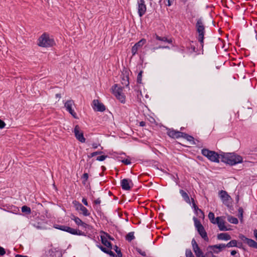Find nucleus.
Masks as SVG:
<instances>
[{"label": "nucleus", "mask_w": 257, "mask_h": 257, "mask_svg": "<svg viewBox=\"0 0 257 257\" xmlns=\"http://www.w3.org/2000/svg\"><path fill=\"white\" fill-rule=\"evenodd\" d=\"M203 252L201 250L199 251H197V252H195V254L196 255V256L197 255H199V254H201V253Z\"/></svg>", "instance_id": "0e129e2a"}, {"label": "nucleus", "mask_w": 257, "mask_h": 257, "mask_svg": "<svg viewBox=\"0 0 257 257\" xmlns=\"http://www.w3.org/2000/svg\"><path fill=\"white\" fill-rule=\"evenodd\" d=\"M182 3L184 4H187L186 5V9H189L190 8L193 7L194 6V0H180Z\"/></svg>", "instance_id": "cd10ccee"}, {"label": "nucleus", "mask_w": 257, "mask_h": 257, "mask_svg": "<svg viewBox=\"0 0 257 257\" xmlns=\"http://www.w3.org/2000/svg\"><path fill=\"white\" fill-rule=\"evenodd\" d=\"M142 71H140L137 76V82L138 83H141L142 82Z\"/></svg>", "instance_id": "a19ab883"}, {"label": "nucleus", "mask_w": 257, "mask_h": 257, "mask_svg": "<svg viewBox=\"0 0 257 257\" xmlns=\"http://www.w3.org/2000/svg\"><path fill=\"white\" fill-rule=\"evenodd\" d=\"M242 246H243V245H242V242H238L237 241V245L236 246V247L240 248H243Z\"/></svg>", "instance_id": "6e6d98bb"}, {"label": "nucleus", "mask_w": 257, "mask_h": 257, "mask_svg": "<svg viewBox=\"0 0 257 257\" xmlns=\"http://www.w3.org/2000/svg\"><path fill=\"white\" fill-rule=\"evenodd\" d=\"M135 239V232L134 231L130 232V242H131L132 241L134 240Z\"/></svg>", "instance_id": "a18cd8bd"}, {"label": "nucleus", "mask_w": 257, "mask_h": 257, "mask_svg": "<svg viewBox=\"0 0 257 257\" xmlns=\"http://www.w3.org/2000/svg\"><path fill=\"white\" fill-rule=\"evenodd\" d=\"M100 145L99 144H97L96 143H93L92 144V147L93 148V149H96L98 148V146H99Z\"/></svg>", "instance_id": "603ef678"}, {"label": "nucleus", "mask_w": 257, "mask_h": 257, "mask_svg": "<svg viewBox=\"0 0 257 257\" xmlns=\"http://www.w3.org/2000/svg\"><path fill=\"white\" fill-rule=\"evenodd\" d=\"M167 134L171 138L179 139L182 138L183 132L175 130L173 128H168Z\"/></svg>", "instance_id": "4468645a"}, {"label": "nucleus", "mask_w": 257, "mask_h": 257, "mask_svg": "<svg viewBox=\"0 0 257 257\" xmlns=\"http://www.w3.org/2000/svg\"><path fill=\"white\" fill-rule=\"evenodd\" d=\"M73 204L76 210L82 211V213L84 216H88L90 215V213L89 212L88 209L78 201L76 200L73 201Z\"/></svg>", "instance_id": "1a4fd4ad"}, {"label": "nucleus", "mask_w": 257, "mask_h": 257, "mask_svg": "<svg viewBox=\"0 0 257 257\" xmlns=\"http://www.w3.org/2000/svg\"><path fill=\"white\" fill-rule=\"evenodd\" d=\"M22 212L25 213L27 214H30L31 212V210L29 207L26 205H24L22 207Z\"/></svg>", "instance_id": "f704fd0d"}, {"label": "nucleus", "mask_w": 257, "mask_h": 257, "mask_svg": "<svg viewBox=\"0 0 257 257\" xmlns=\"http://www.w3.org/2000/svg\"><path fill=\"white\" fill-rule=\"evenodd\" d=\"M38 41V45L42 47H52L55 44L54 39L45 33L40 36Z\"/></svg>", "instance_id": "7ed1b4c3"}, {"label": "nucleus", "mask_w": 257, "mask_h": 257, "mask_svg": "<svg viewBox=\"0 0 257 257\" xmlns=\"http://www.w3.org/2000/svg\"><path fill=\"white\" fill-rule=\"evenodd\" d=\"M231 238V236L227 233H220L217 235V239L219 240H229Z\"/></svg>", "instance_id": "a878e982"}, {"label": "nucleus", "mask_w": 257, "mask_h": 257, "mask_svg": "<svg viewBox=\"0 0 257 257\" xmlns=\"http://www.w3.org/2000/svg\"><path fill=\"white\" fill-rule=\"evenodd\" d=\"M106 235L108 238L110 240H113L114 239L113 238L111 237L110 235H109L108 234L106 233Z\"/></svg>", "instance_id": "e2e57ef3"}, {"label": "nucleus", "mask_w": 257, "mask_h": 257, "mask_svg": "<svg viewBox=\"0 0 257 257\" xmlns=\"http://www.w3.org/2000/svg\"><path fill=\"white\" fill-rule=\"evenodd\" d=\"M174 0H168V4H167V6H171L173 4Z\"/></svg>", "instance_id": "4d7b16f0"}, {"label": "nucleus", "mask_w": 257, "mask_h": 257, "mask_svg": "<svg viewBox=\"0 0 257 257\" xmlns=\"http://www.w3.org/2000/svg\"><path fill=\"white\" fill-rule=\"evenodd\" d=\"M186 257H195L190 249H187L185 251Z\"/></svg>", "instance_id": "58836bf2"}, {"label": "nucleus", "mask_w": 257, "mask_h": 257, "mask_svg": "<svg viewBox=\"0 0 257 257\" xmlns=\"http://www.w3.org/2000/svg\"><path fill=\"white\" fill-rule=\"evenodd\" d=\"M156 39L157 40L161 41L162 42H167L169 44L172 43V40L171 39H168L166 37H161L159 36L158 35H156Z\"/></svg>", "instance_id": "2f4dec72"}, {"label": "nucleus", "mask_w": 257, "mask_h": 257, "mask_svg": "<svg viewBox=\"0 0 257 257\" xmlns=\"http://www.w3.org/2000/svg\"><path fill=\"white\" fill-rule=\"evenodd\" d=\"M208 218L212 223L215 224L216 219H215L214 214L213 212H210L209 213Z\"/></svg>", "instance_id": "c9c22d12"}, {"label": "nucleus", "mask_w": 257, "mask_h": 257, "mask_svg": "<svg viewBox=\"0 0 257 257\" xmlns=\"http://www.w3.org/2000/svg\"><path fill=\"white\" fill-rule=\"evenodd\" d=\"M239 238L249 246L257 249V242L254 240L248 238L243 235H240Z\"/></svg>", "instance_id": "2eb2a0df"}, {"label": "nucleus", "mask_w": 257, "mask_h": 257, "mask_svg": "<svg viewBox=\"0 0 257 257\" xmlns=\"http://www.w3.org/2000/svg\"><path fill=\"white\" fill-rule=\"evenodd\" d=\"M112 248L115 250V251L116 252L117 254L116 257H122V254L120 251V249L119 248L118 246L116 245H115L114 247Z\"/></svg>", "instance_id": "e433bc0d"}, {"label": "nucleus", "mask_w": 257, "mask_h": 257, "mask_svg": "<svg viewBox=\"0 0 257 257\" xmlns=\"http://www.w3.org/2000/svg\"><path fill=\"white\" fill-rule=\"evenodd\" d=\"M111 249L108 248L107 251L105 253L109 254L111 257H116V255L111 251Z\"/></svg>", "instance_id": "79ce46f5"}, {"label": "nucleus", "mask_w": 257, "mask_h": 257, "mask_svg": "<svg viewBox=\"0 0 257 257\" xmlns=\"http://www.w3.org/2000/svg\"><path fill=\"white\" fill-rule=\"evenodd\" d=\"M192 248L194 252L199 251L201 250V249L199 247L197 242L196 241L195 239L193 238L192 240Z\"/></svg>", "instance_id": "7c9ffc66"}, {"label": "nucleus", "mask_w": 257, "mask_h": 257, "mask_svg": "<svg viewBox=\"0 0 257 257\" xmlns=\"http://www.w3.org/2000/svg\"><path fill=\"white\" fill-rule=\"evenodd\" d=\"M108 156L107 155H101L98 156L96 158V160L98 161H104Z\"/></svg>", "instance_id": "37998d69"}, {"label": "nucleus", "mask_w": 257, "mask_h": 257, "mask_svg": "<svg viewBox=\"0 0 257 257\" xmlns=\"http://www.w3.org/2000/svg\"><path fill=\"white\" fill-rule=\"evenodd\" d=\"M74 221L78 226H80L82 222V220L80 219L78 217H77V218H75Z\"/></svg>", "instance_id": "c03bdc74"}, {"label": "nucleus", "mask_w": 257, "mask_h": 257, "mask_svg": "<svg viewBox=\"0 0 257 257\" xmlns=\"http://www.w3.org/2000/svg\"><path fill=\"white\" fill-rule=\"evenodd\" d=\"M219 193L222 203L226 206L229 207L232 200L231 197L228 194L226 191L224 190L220 191Z\"/></svg>", "instance_id": "6e6552de"}, {"label": "nucleus", "mask_w": 257, "mask_h": 257, "mask_svg": "<svg viewBox=\"0 0 257 257\" xmlns=\"http://www.w3.org/2000/svg\"><path fill=\"white\" fill-rule=\"evenodd\" d=\"M5 253V249L3 247L0 246V256H3Z\"/></svg>", "instance_id": "de8ad7c7"}, {"label": "nucleus", "mask_w": 257, "mask_h": 257, "mask_svg": "<svg viewBox=\"0 0 257 257\" xmlns=\"http://www.w3.org/2000/svg\"><path fill=\"white\" fill-rule=\"evenodd\" d=\"M191 202L192 204V208L194 209V213L200 218H204V214L203 211L199 209L195 203V200L193 198H191Z\"/></svg>", "instance_id": "dca6fc26"}, {"label": "nucleus", "mask_w": 257, "mask_h": 257, "mask_svg": "<svg viewBox=\"0 0 257 257\" xmlns=\"http://www.w3.org/2000/svg\"><path fill=\"white\" fill-rule=\"evenodd\" d=\"M16 257H28L26 255H21V254H16Z\"/></svg>", "instance_id": "338daca9"}, {"label": "nucleus", "mask_w": 257, "mask_h": 257, "mask_svg": "<svg viewBox=\"0 0 257 257\" xmlns=\"http://www.w3.org/2000/svg\"><path fill=\"white\" fill-rule=\"evenodd\" d=\"M101 241L102 243L107 248L112 249V245L111 243L107 240V238L106 237L101 236Z\"/></svg>", "instance_id": "393cba45"}, {"label": "nucleus", "mask_w": 257, "mask_h": 257, "mask_svg": "<svg viewBox=\"0 0 257 257\" xmlns=\"http://www.w3.org/2000/svg\"><path fill=\"white\" fill-rule=\"evenodd\" d=\"M82 178L83 179V183L85 184V182L87 181L88 179V174L87 173H85L83 174Z\"/></svg>", "instance_id": "49530a36"}, {"label": "nucleus", "mask_w": 257, "mask_h": 257, "mask_svg": "<svg viewBox=\"0 0 257 257\" xmlns=\"http://www.w3.org/2000/svg\"><path fill=\"white\" fill-rule=\"evenodd\" d=\"M80 226L83 227V228H89V226H90L89 225H88V224L84 222L83 221H82V222Z\"/></svg>", "instance_id": "09e8293b"}, {"label": "nucleus", "mask_w": 257, "mask_h": 257, "mask_svg": "<svg viewBox=\"0 0 257 257\" xmlns=\"http://www.w3.org/2000/svg\"><path fill=\"white\" fill-rule=\"evenodd\" d=\"M82 202L85 205L88 206V202L87 201V199L85 198H83L82 199Z\"/></svg>", "instance_id": "5fc2aeb1"}, {"label": "nucleus", "mask_w": 257, "mask_h": 257, "mask_svg": "<svg viewBox=\"0 0 257 257\" xmlns=\"http://www.w3.org/2000/svg\"><path fill=\"white\" fill-rule=\"evenodd\" d=\"M102 153H103V152L102 151L94 152L91 153L90 155H88V157L89 158H92L97 155H100Z\"/></svg>", "instance_id": "4c0bfd02"}, {"label": "nucleus", "mask_w": 257, "mask_h": 257, "mask_svg": "<svg viewBox=\"0 0 257 257\" xmlns=\"http://www.w3.org/2000/svg\"><path fill=\"white\" fill-rule=\"evenodd\" d=\"M182 138L186 139L190 142H192V144L195 145L196 143L194 142V138L192 136L189 135L186 133H183Z\"/></svg>", "instance_id": "bb28decb"}, {"label": "nucleus", "mask_w": 257, "mask_h": 257, "mask_svg": "<svg viewBox=\"0 0 257 257\" xmlns=\"http://www.w3.org/2000/svg\"><path fill=\"white\" fill-rule=\"evenodd\" d=\"M93 104L94 105L93 109L96 111L103 112L105 110V105L97 99L93 100Z\"/></svg>", "instance_id": "f3484780"}, {"label": "nucleus", "mask_w": 257, "mask_h": 257, "mask_svg": "<svg viewBox=\"0 0 257 257\" xmlns=\"http://www.w3.org/2000/svg\"><path fill=\"white\" fill-rule=\"evenodd\" d=\"M221 161L230 166L241 163L243 161L242 157L234 153H222L220 154Z\"/></svg>", "instance_id": "f257e3e1"}, {"label": "nucleus", "mask_w": 257, "mask_h": 257, "mask_svg": "<svg viewBox=\"0 0 257 257\" xmlns=\"http://www.w3.org/2000/svg\"><path fill=\"white\" fill-rule=\"evenodd\" d=\"M236 245L237 240L235 239L230 240L225 245L226 247H236Z\"/></svg>", "instance_id": "72a5a7b5"}, {"label": "nucleus", "mask_w": 257, "mask_h": 257, "mask_svg": "<svg viewBox=\"0 0 257 257\" xmlns=\"http://www.w3.org/2000/svg\"><path fill=\"white\" fill-rule=\"evenodd\" d=\"M147 10L144 0H140L138 2V14L140 17L143 16Z\"/></svg>", "instance_id": "6ab92c4d"}, {"label": "nucleus", "mask_w": 257, "mask_h": 257, "mask_svg": "<svg viewBox=\"0 0 257 257\" xmlns=\"http://www.w3.org/2000/svg\"><path fill=\"white\" fill-rule=\"evenodd\" d=\"M146 125V122L145 121H142L140 122V125L141 126H144Z\"/></svg>", "instance_id": "052dcab7"}, {"label": "nucleus", "mask_w": 257, "mask_h": 257, "mask_svg": "<svg viewBox=\"0 0 257 257\" xmlns=\"http://www.w3.org/2000/svg\"><path fill=\"white\" fill-rule=\"evenodd\" d=\"M120 78L123 87H127L128 86V72H127L126 69L125 68H124V69L121 72Z\"/></svg>", "instance_id": "9b49d317"}, {"label": "nucleus", "mask_w": 257, "mask_h": 257, "mask_svg": "<svg viewBox=\"0 0 257 257\" xmlns=\"http://www.w3.org/2000/svg\"><path fill=\"white\" fill-rule=\"evenodd\" d=\"M146 43V40L145 39H142L140 40L138 42L135 44V45L132 48V53L133 55H135L138 50L142 48L143 46Z\"/></svg>", "instance_id": "a211bd4d"}, {"label": "nucleus", "mask_w": 257, "mask_h": 257, "mask_svg": "<svg viewBox=\"0 0 257 257\" xmlns=\"http://www.w3.org/2000/svg\"><path fill=\"white\" fill-rule=\"evenodd\" d=\"M71 219L72 220H73V221H74V219H75V218H77V216H75L73 214H71V217H70Z\"/></svg>", "instance_id": "69168bd1"}, {"label": "nucleus", "mask_w": 257, "mask_h": 257, "mask_svg": "<svg viewBox=\"0 0 257 257\" xmlns=\"http://www.w3.org/2000/svg\"><path fill=\"white\" fill-rule=\"evenodd\" d=\"M201 154L211 162L219 163L220 159V154H218L215 151H210L207 149H203Z\"/></svg>", "instance_id": "39448f33"}, {"label": "nucleus", "mask_w": 257, "mask_h": 257, "mask_svg": "<svg viewBox=\"0 0 257 257\" xmlns=\"http://www.w3.org/2000/svg\"><path fill=\"white\" fill-rule=\"evenodd\" d=\"M194 43L196 44V42L194 41H190L189 44L187 46V49L189 51L190 53H197V49L196 48L195 46L193 45Z\"/></svg>", "instance_id": "b1692460"}, {"label": "nucleus", "mask_w": 257, "mask_h": 257, "mask_svg": "<svg viewBox=\"0 0 257 257\" xmlns=\"http://www.w3.org/2000/svg\"><path fill=\"white\" fill-rule=\"evenodd\" d=\"M131 243V246L133 247V251L135 250L138 253L141 255L143 257L146 256V251L143 250L139 246V244L136 241L133 240Z\"/></svg>", "instance_id": "f8f14e48"}, {"label": "nucleus", "mask_w": 257, "mask_h": 257, "mask_svg": "<svg viewBox=\"0 0 257 257\" xmlns=\"http://www.w3.org/2000/svg\"><path fill=\"white\" fill-rule=\"evenodd\" d=\"M227 220L230 223H233L234 224H236L238 223V220L237 218L234 216H231V215L228 216L227 217Z\"/></svg>", "instance_id": "473e14b6"}, {"label": "nucleus", "mask_w": 257, "mask_h": 257, "mask_svg": "<svg viewBox=\"0 0 257 257\" xmlns=\"http://www.w3.org/2000/svg\"><path fill=\"white\" fill-rule=\"evenodd\" d=\"M237 253V251L235 250H232L231 251V255H234Z\"/></svg>", "instance_id": "680f3d73"}, {"label": "nucleus", "mask_w": 257, "mask_h": 257, "mask_svg": "<svg viewBox=\"0 0 257 257\" xmlns=\"http://www.w3.org/2000/svg\"><path fill=\"white\" fill-rule=\"evenodd\" d=\"M74 133L76 138L81 143H85L86 139L84 137L82 132L80 131V127L78 125H76L74 129Z\"/></svg>", "instance_id": "9d476101"}, {"label": "nucleus", "mask_w": 257, "mask_h": 257, "mask_svg": "<svg viewBox=\"0 0 257 257\" xmlns=\"http://www.w3.org/2000/svg\"><path fill=\"white\" fill-rule=\"evenodd\" d=\"M193 219L194 222V226L198 233L205 241H208L209 238L207 232L201 222L195 217H193Z\"/></svg>", "instance_id": "423d86ee"}, {"label": "nucleus", "mask_w": 257, "mask_h": 257, "mask_svg": "<svg viewBox=\"0 0 257 257\" xmlns=\"http://www.w3.org/2000/svg\"><path fill=\"white\" fill-rule=\"evenodd\" d=\"M196 21L195 29L197 33L196 39L200 44V47L203 50L205 35V26L203 19L201 17L197 19Z\"/></svg>", "instance_id": "f03ea898"}, {"label": "nucleus", "mask_w": 257, "mask_h": 257, "mask_svg": "<svg viewBox=\"0 0 257 257\" xmlns=\"http://www.w3.org/2000/svg\"><path fill=\"white\" fill-rule=\"evenodd\" d=\"M196 257H205L203 254V252L201 253V254H199V255H197Z\"/></svg>", "instance_id": "774afa93"}, {"label": "nucleus", "mask_w": 257, "mask_h": 257, "mask_svg": "<svg viewBox=\"0 0 257 257\" xmlns=\"http://www.w3.org/2000/svg\"><path fill=\"white\" fill-rule=\"evenodd\" d=\"M100 203H101V200L99 198H97V199H96L94 201V203L95 205L100 204Z\"/></svg>", "instance_id": "864d4df0"}, {"label": "nucleus", "mask_w": 257, "mask_h": 257, "mask_svg": "<svg viewBox=\"0 0 257 257\" xmlns=\"http://www.w3.org/2000/svg\"><path fill=\"white\" fill-rule=\"evenodd\" d=\"M54 227L56 229L68 232L73 235H80V236H85L86 235L85 233L84 232H83L79 229H76L71 228L68 226L59 225V224H54Z\"/></svg>", "instance_id": "20e7f679"}, {"label": "nucleus", "mask_w": 257, "mask_h": 257, "mask_svg": "<svg viewBox=\"0 0 257 257\" xmlns=\"http://www.w3.org/2000/svg\"><path fill=\"white\" fill-rule=\"evenodd\" d=\"M112 93L122 103L125 102V96L122 94L121 87H119L118 84H114L111 88Z\"/></svg>", "instance_id": "0eeeda50"}, {"label": "nucleus", "mask_w": 257, "mask_h": 257, "mask_svg": "<svg viewBox=\"0 0 257 257\" xmlns=\"http://www.w3.org/2000/svg\"><path fill=\"white\" fill-rule=\"evenodd\" d=\"M12 208V212L15 214H17V212L19 211L18 207L14 206Z\"/></svg>", "instance_id": "8fccbe9b"}, {"label": "nucleus", "mask_w": 257, "mask_h": 257, "mask_svg": "<svg viewBox=\"0 0 257 257\" xmlns=\"http://www.w3.org/2000/svg\"><path fill=\"white\" fill-rule=\"evenodd\" d=\"M6 125L5 122L2 119H0V129H3Z\"/></svg>", "instance_id": "3c124183"}, {"label": "nucleus", "mask_w": 257, "mask_h": 257, "mask_svg": "<svg viewBox=\"0 0 257 257\" xmlns=\"http://www.w3.org/2000/svg\"><path fill=\"white\" fill-rule=\"evenodd\" d=\"M253 234H254V237L255 238V239L257 240V229L254 230V231H253Z\"/></svg>", "instance_id": "bf43d9fd"}, {"label": "nucleus", "mask_w": 257, "mask_h": 257, "mask_svg": "<svg viewBox=\"0 0 257 257\" xmlns=\"http://www.w3.org/2000/svg\"><path fill=\"white\" fill-rule=\"evenodd\" d=\"M49 253L50 257H61L62 256V251L57 248L50 249Z\"/></svg>", "instance_id": "4be33fe9"}, {"label": "nucleus", "mask_w": 257, "mask_h": 257, "mask_svg": "<svg viewBox=\"0 0 257 257\" xmlns=\"http://www.w3.org/2000/svg\"><path fill=\"white\" fill-rule=\"evenodd\" d=\"M121 186L122 189L128 190V180L124 179L121 181Z\"/></svg>", "instance_id": "c85d7f7f"}, {"label": "nucleus", "mask_w": 257, "mask_h": 257, "mask_svg": "<svg viewBox=\"0 0 257 257\" xmlns=\"http://www.w3.org/2000/svg\"><path fill=\"white\" fill-rule=\"evenodd\" d=\"M97 246L103 252L106 253L107 251L108 248L104 247L100 244H97Z\"/></svg>", "instance_id": "ea45409f"}, {"label": "nucleus", "mask_w": 257, "mask_h": 257, "mask_svg": "<svg viewBox=\"0 0 257 257\" xmlns=\"http://www.w3.org/2000/svg\"><path fill=\"white\" fill-rule=\"evenodd\" d=\"M122 162L126 165H128V159L127 158L122 160Z\"/></svg>", "instance_id": "13d9d810"}, {"label": "nucleus", "mask_w": 257, "mask_h": 257, "mask_svg": "<svg viewBox=\"0 0 257 257\" xmlns=\"http://www.w3.org/2000/svg\"><path fill=\"white\" fill-rule=\"evenodd\" d=\"M220 230L226 231L228 230V228L225 225V222L222 219L221 217H217L216 218V222Z\"/></svg>", "instance_id": "aec40b11"}, {"label": "nucleus", "mask_w": 257, "mask_h": 257, "mask_svg": "<svg viewBox=\"0 0 257 257\" xmlns=\"http://www.w3.org/2000/svg\"><path fill=\"white\" fill-rule=\"evenodd\" d=\"M74 105V101L72 100H67L64 104L66 110L74 117L77 118V114L72 109V106Z\"/></svg>", "instance_id": "ddd939ff"}, {"label": "nucleus", "mask_w": 257, "mask_h": 257, "mask_svg": "<svg viewBox=\"0 0 257 257\" xmlns=\"http://www.w3.org/2000/svg\"><path fill=\"white\" fill-rule=\"evenodd\" d=\"M179 192H180L181 196L183 198L184 200L187 203L191 204V203H192L191 198L190 199V197H189L188 194H187V193H186L185 191H184L183 190H182V189L180 190Z\"/></svg>", "instance_id": "5701e85b"}, {"label": "nucleus", "mask_w": 257, "mask_h": 257, "mask_svg": "<svg viewBox=\"0 0 257 257\" xmlns=\"http://www.w3.org/2000/svg\"><path fill=\"white\" fill-rule=\"evenodd\" d=\"M192 248L194 252L199 251L201 250V249L199 247L197 242L196 241L195 239L193 238L192 240Z\"/></svg>", "instance_id": "c756f323"}, {"label": "nucleus", "mask_w": 257, "mask_h": 257, "mask_svg": "<svg viewBox=\"0 0 257 257\" xmlns=\"http://www.w3.org/2000/svg\"><path fill=\"white\" fill-rule=\"evenodd\" d=\"M225 244L221 243L209 246V247L216 253H218L226 247Z\"/></svg>", "instance_id": "412c9836"}]
</instances>
